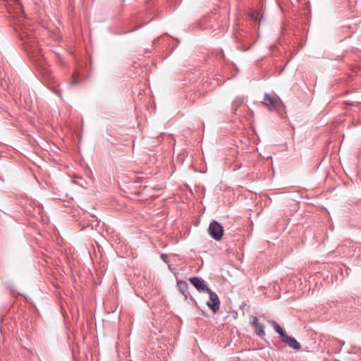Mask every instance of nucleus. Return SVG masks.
Listing matches in <instances>:
<instances>
[{"mask_svg":"<svg viewBox=\"0 0 361 361\" xmlns=\"http://www.w3.org/2000/svg\"><path fill=\"white\" fill-rule=\"evenodd\" d=\"M59 59H61V56L59 54H57Z\"/></svg>","mask_w":361,"mask_h":361,"instance_id":"obj_18","label":"nucleus"},{"mask_svg":"<svg viewBox=\"0 0 361 361\" xmlns=\"http://www.w3.org/2000/svg\"><path fill=\"white\" fill-rule=\"evenodd\" d=\"M271 324H272V326H273L274 329L275 330V331L277 332L280 335L281 338H282L286 335V333L284 332L283 329L276 322H272Z\"/></svg>","mask_w":361,"mask_h":361,"instance_id":"obj_9","label":"nucleus"},{"mask_svg":"<svg viewBox=\"0 0 361 361\" xmlns=\"http://www.w3.org/2000/svg\"><path fill=\"white\" fill-rule=\"evenodd\" d=\"M255 333L259 337L264 336H265L264 325L262 324H260L259 325L255 326Z\"/></svg>","mask_w":361,"mask_h":361,"instance_id":"obj_11","label":"nucleus"},{"mask_svg":"<svg viewBox=\"0 0 361 361\" xmlns=\"http://www.w3.org/2000/svg\"><path fill=\"white\" fill-rule=\"evenodd\" d=\"M189 281L200 293H207L209 291L210 288H208L205 281L200 277H190Z\"/></svg>","mask_w":361,"mask_h":361,"instance_id":"obj_5","label":"nucleus"},{"mask_svg":"<svg viewBox=\"0 0 361 361\" xmlns=\"http://www.w3.org/2000/svg\"><path fill=\"white\" fill-rule=\"evenodd\" d=\"M242 103H243V99L240 98H237L233 101V102L232 104L231 109L234 114H236L238 108L242 104Z\"/></svg>","mask_w":361,"mask_h":361,"instance_id":"obj_10","label":"nucleus"},{"mask_svg":"<svg viewBox=\"0 0 361 361\" xmlns=\"http://www.w3.org/2000/svg\"><path fill=\"white\" fill-rule=\"evenodd\" d=\"M6 3L8 12L16 20V31L18 35L25 51L33 58L34 62L38 66H43V60L39 56L40 49L36 39L34 31L29 28L27 21L23 16V6L19 0H4Z\"/></svg>","mask_w":361,"mask_h":361,"instance_id":"obj_1","label":"nucleus"},{"mask_svg":"<svg viewBox=\"0 0 361 361\" xmlns=\"http://www.w3.org/2000/svg\"><path fill=\"white\" fill-rule=\"evenodd\" d=\"M250 18L254 20H257V15L255 14V13L252 12L250 14Z\"/></svg>","mask_w":361,"mask_h":361,"instance_id":"obj_16","label":"nucleus"},{"mask_svg":"<svg viewBox=\"0 0 361 361\" xmlns=\"http://www.w3.org/2000/svg\"><path fill=\"white\" fill-rule=\"evenodd\" d=\"M262 18H263V16H262L260 17V18L259 19V22H261V20H262Z\"/></svg>","mask_w":361,"mask_h":361,"instance_id":"obj_17","label":"nucleus"},{"mask_svg":"<svg viewBox=\"0 0 361 361\" xmlns=\"http://www.w3.org/2000/svg\"><path fill=\"white\" fill-rule=\"evenodd\" d=\"M72 77H73V80H72V82H70L69 85L73 86V85L78 84L79 80L78 78V74L75 73L73 74Z\"/></svg>","mask_w":361,"mask_h":361,"instance_id":"obj_13","label":"nucleus"},{"mask_svg":"<svg viewBox=\"0 0 361 361\" xmlns=\"http://www.w3.org/2000/svg\"><path fill=\"white\" fill-rule=\"evenodd\" d=\"M161 259H162L164 262H166V263H167V262H168V256H167V255H166V254H161Z\"/></svg>","mask_w":361,"mask_h":361,"instance_id":"obj_15","label":"nucleus"},{"mask_svg":"<svg viewBox=\"0 0 361 361\" xmlns=\"http://www.w3.org/2000/svg\"><path fill=\"white\" fill-rule=\"evenodd\" d=\"M177 287L180 292L185 296V299H188L190 297L191 300H193V298L190 295L188 292V284L186 281L182 280H178L177 281Z\"/></svg>","mask_w":361,"mask_h":361,"instance_id":"obj_8","label":"nucleus"},{"mask_svg":"<svg viewBox=\"0 0 361 361\" xmlns=\"http://www.w3.org/2000/svg\"><path fill=\"white\" fill-rule=\"evenodd\" d=\"M208 232L213 239L220 240L223 236L224 228L220 223L212 220L209 226Z\"/></svg>","mask_w":361,"mask_h":361,"instance_id":"obj_3","label":"nucleus"},{"mask_svg":"<svg viewBox=\"0 0 361 361\" xmlns=\"http://www.w3.org/2000/svg\"><path fill=\"white\" fill-rule=\"evenodd\" d=\"M355 249L356 243L350 240H345L338 245L329 255L332 257H353Z\"/></svg>","mask_w":361,"mask_h":361,"instance_id":"obj_2","label":"nucleus"},{"mask_svg":"<svg viewBox=\"0 0 361 361\" xmlns=\"http://www.w3.org/2000/svg\"><path fill=\"white\" fill-rule=\"evenodd\" d=\"M262 103L265 106H267L270 110L276 109L279 104H282V102L280 99H279V100H276L272 98L268 93L264 94Z\"/></svg>","mask_w":361,"mask_h":361,"instance_id":"obj_6","label":"nucleus"},{"mask_svg":"<svg viewBox=\"0 0 361 361\" xmlns=\"http://www.w3.org/2000/svg\"><path fill=\"white\" fill-rule=\"evenodd\" d=\"M282 341L287 344L290 348L298 350L300 349V344L297 341V340L292 336H289L286 334L282 338Z\"/></svg>","mask_w":361,"mask_h":361,"instance_id":"obj_7","label":"nucleus"},{"mask_svg":"<svg viewBox=\"0 0 361 361\" xmlns=\"http://www.w3.org/2000/svg\"><path fill=\"white\" fill-rule=\"evenodd\" d=\"M209 294V300L207 302V305L208 307L213 312H216L220 307V300L219 298L218 295L209 289V292H207Z\"/></svg>","mask_w":361,"mask_h":361,"instance_id":"obj_4","label":"nucleus"},{"mask_svg":"<svg viewBox=\"0 0 361 361\" xmlns=\"http://www.w3.org/2000/svg\"><path fill=\"white\" fill-rule=\"evenodd\" d=\"M251 324L254 326H257L260 324V323L259 322L258 319H257V317H252V319Z\"/></svg>","mask_w":361,"mask_h":361,"instance_id":"obj_14","label":"nucleus"},{"mask_svg":"<svg viewBox=\"0 0 361 361\" xmlns=\"http://www.w3.org/2000/svg\"><path fill=\"white\" fill-rule=\"evenodd\" d=\"M353 257L361 259V244H358L356 243V249L355 250Z\"/></svg>","mask_w":361,"mask_h":361,"instance_id":"obj_12","label":"nucleus"}]
</instances>
